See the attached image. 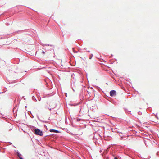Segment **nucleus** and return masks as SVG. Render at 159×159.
<instances>
[{
    "mask_svg": "<svg viewBox=\"0 0 159 159\" xmlns=\"http://www.w3.org/2000/svg\"><path fill=\"white\" fill-rule=\"evenodd\" d=\"M32 130L33 132L35 134L37 135H39L40 136H42L43 135V132L38 129H36L35 127L33 126L32 128Z\"/></svg>",
    "mask_w": 159,
    "mask_h": 159,
    "instance_id": "f257e3e1",
    "label": "nucleus"
},
{
    "mask_svg": "<svg viewBox=\"0 0 159 159\" xmlns=\"http://www.w3.org/2000/svg\"><path fill=\"white\" fill-rule=\"evenodd\" d=\"M110 95L111 97H113L116 95V91L115 90H112L110 92Z\"/></svg>",
    "mask_w": 159,
    "mask_h": 159,
    "instance_id": "f03ea898",
    "label": "nucleus"
},
{
    "mask_svg": "<svg viewBox=\"0 0 159 159\" xmlns=\"http://www.w3.org/2000/svg\"><path fill=\"white\" fill-rule=\"evenodd\" d=\"M109 149V148H107L106 149H104L102 155H103V154L104 155H105V154H106L108 151Z\"/></svg>",
    "mask_w": 159,
    "mask_h": 159,
    "instance_id": "7ed1b4c3",
    "label": "nucleus"
},
{
    "mask_svg": "<svg viewBox=\"0 0 159 159\" xmlns=\"http://www.w3.org/2000/svg\"><path fill=\"white\" fill-rule=\"evenodd\" d=\"M49 131L51 132H54L56 133H59L60 132L59 131L54 129H50Z\"/></svg>",
    "mask_w": 159,
    "mask_h": 159,
    "instance_id": "20e7f679",
    "label": "nucleus"
},
{
    "mask_svg": "<svg viewBox=\"0 0 159 159\" xmlns=\"http://www.w3.org/2000/svg\"><path fill=\"white\" fill-rule=\"evenodd\" d=\"M16 154H17V155L18 157H19V158L20 159H24L22 157H21V156H22V155L20 154L19 152H16Z\"/></svg>",
    "mask_w": 159,
    "mask_h": 159,
    "instance_id": "39448f33",
    "label": "nucleus"
},
{
    "mask_svg": "<svg viewBox=\"0 0 159 159\" xmlns=\"http://www.w3.org/2000/svg\"><path fill=\"white\" fill-rule=\"evenodd\" d=\"M125 111L127 113L129 114V112H130V111H128V109L126 108H124Z\"/></svg>",
    "mask_w": 159,
    "mask_h": 159,
    "instance_id": "423d86ee",
    "label": "nucleus"
},
{
    "mask_svg": "<svg viewBox=\"0 0 159 159\" xmlns=\"http://www.w3.org/2000/svg\"><path fill=\"white\" fill-rule=\"evenodd\" d=\"M32 99L33 101H37V100L34 96H32Z\"/></svg>",
    "mask_w": 159,
    "mask_h": 159,
    "instance_id": "0eeeda50",
    "label": "nucleus"
},
{
    "mask_svg": "<svg viewBox=\"0 0 159 159\" xmlns=\"http://www.w3.org/2000/svg\"><path fill=\"white\" fill-rule=\"evenodd\" d=\"M22 31H23V30H18V31H16L15 33H16L18 34H19V33H22Z\"/></svg>",
    "mask_w": 159,
    "mask_h": 159,
    "instance_id": "6e6552de",
    "label": "nucleus"
},
{
    "mask_svg": "<svg viewBox=\"0 0 159 159\" xmlns=\"http://www.w3.org/2000/svg\"><path fill=\"white\" fill-rule=\"evenodd\" d=\"M56 107V105H55V106L52 107L51 108H49V109L50 110H51L52 109H53L55 107Z\"/></svg>",
    "mask_w": 159,
    "mask_h": 159,
    "instance_id": "1a4fd4ad",
    "label": "nucleus"
},
{
    "mask_svg": "<svg viewBox=\"0 0 159 159\" xmlns=\"http://www.w3.org/2000/svg\"><path fill=\"white\" fill-rule=\"evenodd\" d=\"M43 46H44V45H45V46H52V45H49V44H43V45H42Z\"/></svg>",
    "mask_w": 159,
    "mask_h": 159,
    "instance_id": "9d476101",
    "label": "nucleus"
},
{
    "mask_svg": "<svg viewBox=\"0 0 159 159\" xmlns=\"http://www.w3.org/2000/svg\"><path fill=\"white\" fill-rule=\"evenodd\" d=\"M138 115H142V112H140V111H139V112H138Z\"/></svg>",
    "mask_w": 159,
    "mask_h": 159,
    "instance_id": "9b49d317",
    "label": "nucleus"
},
{
    "mask_svg": "<svg viewBox=\"0 0 159 159\" xmlns=\"http://www.w3.org/2000/svg\"><path fill=\"white\" fill-rule=\"evenodd\" d=\"M93 54H91V55L90 56V57H89V59H91L92 58V57H93Z\"/></svg>",
    "mask_w": 159,
    "mask_h": 159,
    "instance_id": "f8f14e48",
    "label": "nucleus"
},
{
    "mask_svg": "<svg viewBox=\"0 0 159 159\" xmlns=\"http://www.w3.org/2000/svg\"><path fill=\"white\" fill-rule=\"evenodd\" d=\"M93 138H94V139H95V136H94V137H93ZM95 139H96V140H97V138H95ZM96 142H97V141H96H96H95V143H96Z\"/></svg>",
    "mask_w": 159,
    "mask_h": 159,
    "instance_id": "ddd939ff",
    "label": "nucleus"
},
{
    "mask_svg": "<svg viewBox=\"0 0 159 159\" xmlns=\"http://www.w3.org/2000/svg\"><path fill=\"white\" fill-rule=\"evenodd\" d=\"M38 119H39V120L40 121H41V122H44V121H42V120H40V119H39V117H38Z\"/></svg>",
    "mask_w": 159,
    "mask_h": 159,
    "instance_id": "4468645a",
    "label": "nucleus"
},
{
    "mask_svg": "<svg viewBox=\"0 0 159 159\" xmlns=\"http://www.w3.org/2000/svg\"><path fill=\"white\" fill-rule=\"evenodd\" d=\"M77 121H80V119H79V118H78V119H77Z\"/></svg>",
    "mask_w": 159,
    "mask_h": 159,
    "instance_id": "2eb2a0df",
    "label": "nucleus"
},
{
    "mask_svg": "<svg viewBox=\"0 0 159 159\" xmlns=\"http://www.w3.org/2000/svg\"><path fill=\"white\" fill-rule=\"evenodd\" d=\"M42 53L43 54H45V52H44V51H42Z\"/></svg>",
    "mask_w": 159,
    "mask_h": 159,
    "instance_id": "dca6fc26",
    "label": "nucleus"
},
{
    "mask_svg": "<svg viewBox=\"0 0 159 159\" xmlns=\"http://www.w3.org/2000/svg\"><path fill=\"white\" fill-rule=\"evenodd\" d=\"M114 159H118L116 157H115L114 158Z\"/></svg>",
    "mask_w": 159,
    "mask_h": 159,
    "instance_id": "f3484780",
    "label": "nucleus"
},
{
    "mask_svg": "<svg viewBox=\"0 0 159 159\" xmlns=\"http://www.w3.org/2000/svg\"><path fill=\"white\" fill-rule=\"evenodd\" d=\"M40 100H41V98H39V99H38V100H39V101H40Z\"/></svg>",
    "mask_w": 159,
    "mask_h": 159,
    "instance_id": "a211bd4d",
    "label": "nucleus"
},
{
    "mask_svg": "<svg viewBox=\"0 0 159 159\" xmlns=\"http://www.w3.org/2000/svg\"><path fill=\"white\" fill-rule=\"evenodd\" d=\"M28 112H30V114H31V112L30 111H29Z\"/></svg>",
    "mask_w": 159,
    "mask_h": 159,
    "instance_id": "6ab92c4d",
    "label": "nucleus"
},
{
    "mask_svg": "<svg viewBox=\"0 0 159 159\" xmlns=\"http://www.w3.org/2000/svg\"><path fill=\"white\" fill-rule=\"evenodd\" d=\"M156 117L158 119V117H157V116L156 115Z\"/></svg>",
    "mask_w": 159,
    "mask_h": 159,
    "instance_id": "aec40b11",
    "label": "nucleus"
},
{
    "mask_svg": "<svg viewBox=\"0 0 159 159\" xmlns=\"http://www.w3.org/2000/svg\"><path fill=\"white\" fill-rule=\"evenodd\" d=\"M31 115H32V117H31V118H33V117H34V116H33V115H32V114H31Z\"/></svg>",
    "mask_w": 159,
    "mask_h": 159,
    "instance_id": "412c9836",
    "label": "nucleus"
},
{
    "mask_svg": "<svg viewBox=\"0 0 159 159\" xmlns=\"http://www.w3.org/2000/svg\"><path fill=\"white\" fill-rule=\"evenodd\" d=\"M74 52L75 53H77L78 52L77 51Z\"/></svg>",
    "mask_w": 159,
    "mask_h": 159,
    "instance_id": "4be33fe9",
    "label": "nucleus"
},
{
    "mask_svg": "<svg viewBox=\"0 0 159 159\" xmlns=\"http://www.w3.org/2000/svg\"><path fill=\"white\" fill-rule=\"evenodd\" d=\"M86 48H84V49H85V50H86Z\"/></svg>",
    "mask_w": 159,
    "mask_h": 159,
    "instance_id": "5701e85b",
    "label": "nucleus"
},
{
    "mask_svg": "<svg viewBox=\"0 0 159 159\" xmlns=\"http://www.w3.org/2000/svg\"><path fill=\"white\" fill-rule=\"evenodd\" d=\"M111 57H112L113 56V55L112 54H111Z\"/></svg>",
    "mask_w": 159,
    "mask_h": 159,
    "instance_id": "b1692460",
    "label": "nucleus"
},
{
    "mask_svg": "<svg viewBox=\"0 0 159 159\" xmlns=\"http://www.w3.org/2000/svg\"><path fill=\"white\" fill-rule=\"evenodd\" d=\"M7 25H8V23H7Z\"/></svg>",
    "mask_w": 159,
    "mask_h": 159,
    "instance_id": "393cba45",
    "label": "nucleus"
},
{
    "mask_svg": "<svg viewBox=\"0 0 159 159\" xmlns=\"http://www.w3.org/2000/svg\"><path fill=\"white\" fill-rule=\"evenodd\" d=\"M80 58H82L83 60H84V59H83V58H82L81 57H80Z\"/></svg>",
    "mask_w": 159,
    "mask_h": 159,
    "instance_id": "a878e982",
    "label": "nucleus"
},
{
    "mask_svg": "<svg viewBox=\"0 0 159 159\" xmlns=\"http://www.w3.org/2000/svg\"><path fill=\"white\" fill-rule=\"evenodd\" d=\"M88 52H90V51H88Z\"/></svg>",
    "mask_w": 159,
    "mask_h": 159,
    "instance_id": "bb28decb",
    "label": "nucleus"
},
{
    "mask_svg": "<svg viewBox=\"0 0 159 159\" xmlns=\"http://www.w3.org/2000/svg\"><path fill=\"white\" fill-rule=\"evenodd\" d=\"M144 143H145V144L146 145V143L145 142H144Z\"/></svg>",
    "mask_w": 159,
    "mask_h": 159,
    "instance_id": "cd10ccee",
    "label": "nucleus"
},
{
    "mask_svg": "<svg viewBox=\"0 0 159 159\" xmlns=\"http://www.w3.org/2000/svg\"><path fill=\"white\" fill-rule=\"evenodd\" d=\"M25 107H27V106H26Z\"/></svg>",
    "mask_w": 159,
    "mask_h": 159,
    "instance_id": "c85d7f7f",
    "label": "nucleus"
},
{
    "mask_svg": "<svg viewBox=\"0 0 159 159\" xmlns=\"http://www.w3.org/2000/svg\"><path fill=\"white\" fill-rule=\"evenodd\" d=\"M24 98H25V97H24Z\"/></svg>",
    "mask_w": 159,
    "mask_h": 159,
    "instance_id": "c756f323",
    "label": "nucleus"
},
{
    "mask_svg": "<svg viewBox=\"0 0 159 159\" xmlns=\"http://www.w3.org/2000/svg\"><path fill=\"white\" fill-rule=\"evenodd\" d=\"M24 98H25V97H24Z\"/></svg>",
    "mask_w": 159,
    "mask_h": 159,
    "instance_id": "7c9ffc66",
    "label": "nucleus"
}]
</instances>
